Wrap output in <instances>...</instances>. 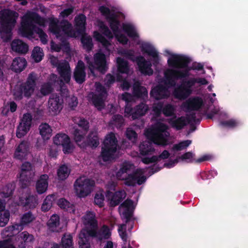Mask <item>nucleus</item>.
<instances>
[{"label":"nucleus","instance_id":"32","mask_svg":"<svg viewBox=\"0 0 248 248\" xmlns=\"http://www.w3.org/2000/svg\"><path fill=\"white\" fill-rule=\"evenodd\" d=\"M39 133L44 140H48L52 136V130L47 123H42L39 126Z\"/></svg>","mask_w":248,"mask_h":248},{"label":"nucleus","instance_id":"19","mask_svg":"<svg viewBox=\"0 0 248 248\" xmlns=\"http://www.w3.org/2000/svg\"><path fill=\"white\" fill-rule=\"evenodd\" d=\"M137 64L139 71L144 75L151 76L153 74V70L152 69V63L150 61H146L142 56H139L137 58Z\"/></svg>","mask_w":248,"mask_h":248},{"label":"nucleus","instance_id":"60","mask_svg":"<svg viewBox=\"0 0 248 248\" xmlns=\"http://www.w3.org/2000/svg\"><path fill=\"white\" fill-rule=\"evenodd\" d=\"M220 124L224 127L234 128L238 126L239 122L234 119H230L227 121H221Z\"/></svg>","mask_w":248,"mask_h":248},{"label":"nucleus","instance_id":"15","mask_svg":"<svg viewBox=\"0 0 248 248\" xmlns=\"http://www.w3.org/2000/svg\"><path fill=\"white\" fill-rule=\"evenodd\" d=\"M16 23L15 18L7 15L0 20V32L5 33L10 39L12 35V31Z\"/></svg>","mask_w":248,"mask_h":248},{"label":"nucleus","instance_id":"27","mask_svg":"<svg viewBox=\"0 0 248 248\" xmlns=\"http://www.w3.org/2000/svg\"><path fill=\"white\" fill-rule=\"evenodd\" d=\"M12 50L19 54H26L29 50V46L27 44L20 39H15L11 43Z\"/></svg>","mask_w":248,"mask_h":248},{"label":"nucleus","instance_id":"36","mask_svg":"<svg viewBox=\"0 0 248 248\" xmlns=\"http://www.w3.org/2000/svg\"><path fill=\"white\" fill-rule=\"evenodd\" d=\"M58 205L62 209H63L69 213H75V206L69 202L64 198L60 199L57 202Z\"/></svg>","mask_w":248,"mask_h":248},{"label":"nucleus","instance_id":"49","mask_svg":"<svg viewBox=\"0 0 248 248\" xmlns=\"http://www.w3.org/2000/svg\"><path fill=\"white\" fill-rule=\"evenodd\" d=\"M14 190L15 188L13 185L8 184L3 187L1 192V196L5 198H9L12 196Z\"/></svg>","mask_w":248,"mask_h":248},{"label":"nucleus","instance_id":"64","mask_svg":"<svg viewBox=\"0 0 248 248\" xmlns=\"http://www.w3.org/2000/svg\"><path fill=\"white\" fill-rule=\"evenodd\" d=\"M0 248H16L13 244L11 238H8L0 240Z\"/></svg>","mask_w":248,"mask_h":248},{"label":"nucleus","instance_id":"3","mask_svg":"<svg viewBox=\"0 0 248 248\" xmlns=\"http://www.w3.org/2000/svg\"><path fill=\"white\" fill-rule=\"evenodd\" d=\"M43 19L36 13H32L29 15L24 16L21 23V28L19 29L21 34L23 37H29L33 34V31H36L38 34L41 42L46 44L47 42V36L44 31L39 28H37L32 21L37 24H41Z\"/></svg>","mask_w":248,"mask_h":248},{"label":"nucleus","instance_id":"35","mask_svg":"<svg viewBox=\"0 0 248 248\" xmlns=\"http://www.w3.org/2000/svg\"><path fill=\"white\" fill-rule=\"evenodd\" d=\"M62 248H74L73 236L70 233H64L60 244Z\"/></svg>","mask_w":248,"mask_h":248},{"label":"nucleus","instance_id":"54","mask_svg":"<svg viewBox=\"0 0 248 248\" xmlns=\"http://www.w3.org/2000/svg\"><path fill=\"white\" fill-rule=\"evenodd\" d=\"M191 143V140H186L179 142L178 144L173 145L172 150L174 151H181L187 147H188Z\"/></svg>","mask_w":248,"mask_h":248},{"label":"nucleus","instance_id":"48","mask_svg":"<svg viewBox=\"0 0 248 248\" xmlns=\"http://www.w3.org/2000/svg\"><path fill=\"white\" fill-rule=\"evenodd\" d=\"M31 127L29 126L19 123L17 126L16 131V136L18 138H21L25 136L30 130Z\"/></svg>","mask_w":248,"mask_h":248},{"label":"nucleus","instance_id":"55","mask_svg":"<svg viewBox=\"0 0 248 248\" xmlns=\"http://www.w3.org/2000/svg\"><path fill=\"white\" fill-rule=\"evenodd\" d=\"M123 180H124V184L126 186H135L136 185V173L128 174L127 177H124Z\"/></svg>","mask_w":248,"mask_h":248},{"label":"nucleus","instance_id":"16","mask_svg":"<svg viewBox=\"0 0 248 248\" xmlns=\"http://www.w3.org/2000/svg\"><path fill=\"white\" fill-rule=\"evenodd\" d=\"M62 104L63 99L59 94H51L48 101V105L49 110L53 112L54 115H56L60 112L62 108Z\"/></svg>","mask_w":248,"mask_h":248},{"label":"nucleus","instance_id":"41","mask_svg":"<svg viewBox=\"0 0 248 248\" xmlns=\"http://www.w3.org/2000/svg\"><path fill=\"white\" fill-rule=\"evenodd\" d=\"M123 28L124 32L127 34L129 37L133 39L139 37L138 33L132 25L130 24H124Z\"/></svg>","mask_w":248,"mask_h":248},{"label":"nucleus","instance_id":"25","mask_svg":"<svg viewBox=\"0 0 248 248\" xmlns=\"http://www.w3.org/2000/svg\"><path fill=\"white\" fill-rule=\"evenodd\" d=\"M48 176L47 174L41 175L36 183V191L39 194H42L46 192L48 188Z\"/></svg>","mask_w":248,"mask_h":248},{"label":"nucleus","instance_id":"17","mask_svg":"<svg viewBox=\"0 0 248 248\" xmlns=\"http://www.w3.org/2000/svg\"><path fill=\"white\" fill-rule=\"evenodd\" d=\"M126 196L125 192L123 190H119L113 193L108 191L106 197L109 201L110 206L115 207L118 205Z\"/></svg>","mask_w":248,"mask_h":248},{"label":"nucleus","instance_id":"63","mask_svg":"<svg viewBox=\"0 0 248 248\" xmlns=\"http://www.w3.org/2000/svg\"><path fill=\"white\" fill-rule=\"evenodd\" d=\"M10 213L8 211H4L3 214H0V227L5 226L9 221Z\"/></svg>","mask_w":248,"mask_h":248},{"label":"nucleus","instance_id":"1","mask_svg":"<svg viewBox=\"0 0 248 248\" xmlns=\"http://www.w3.org/2000/svg\"><path fill=\"white\" fill-rule=\"evenodd\" d=\"M191 59L185 55L173 54L168 60V64L170 67L177 69H184L177 70L168 69L164 73L166 78L165 84L171 86H174L176 80L188 77L189 72L194 70L193 65L188 66L191 62Z\"/></svg>","mask_w":248,"mask_h":248},{"label":"nucleus","instance_id":"14","mask_svg":"<svg viewBox=\"0 0 248 248\" xmlns=\"http://www.w3.org/2000/svg\"><path fill=\"white\" fill-rule=\"evenodd\" d=\"M150 94L151 98L156 100L168 98L170 94L168 88L161 84L152 88Z\"/></svg>","mask_w":248,"mask_h":248},{"label":"nucleus","instance_id":"18","mask_svg":"<svg viewBox=\"0 0 248 248\" xmlns=\"http://www.w3.org/2000/svg\"><path fill=\"white\" fill-rule=\"evenodd\" d=\"M30 142L23 140L21 141L16 147L14 153V157L20 160L25 159L30 152Z\"/></svg>","mask_w":248,"mask_h":248},{"label":"nucleus","instance_id":"11","mask_svg":"<svg viewBox=\"0 0 248 248\" xmlns=\"http://www.w3.org/2000/svg\"><path fill=\"white\" fill-rule=\"evenodd\" d=\"M149 110L148 106L144 103H141L134 108L128 105L124 108L125 116H131L132 119L136 120L146 114Z\"/></svg>","mask_w":248,"mask_h":248},{"label":"nucleus","instance_id":"45","mask_svg":"<svg viewBox=\"0 0 248 248\" xmlns=\"http://www.w3.org/2000/svg\"><path fill=\"white\" fill-rule=\"evenodd\" d=\"M69 137L64 133H58L53 138V143L55 145L62 146L63 143L68 141Z\"/></svg>","mask_w":248,"mask_h":248},{"label":"nucleus","instance_id":"2","mask_svg":"<svg viewBox=\"0 0 248 248\" xmlns=\"http://www.w3.org/2000/svg\"><path fill=\"white\" fill-rule=\"evenodd\" d=\"M168 127L165 124L158 123L151 129L145 131V135L151 142L144 141L139 146L140 154L142 155H150L155 150L152 142L158 145L167 144L168 133L167 131Z\"/></svg>","mask_w":248,"mask_h":248},{"label":"nucleus","instance_id":"44","mask_svg":"<svg viewBox=\"0 0 248 248\" xmlns=\"http://www.w3.org/2000/svg\"><path fill=\"white\" fill-rule=\"evenodd\" d=\"M87 133H84L83 131L78 128H76L74 130L73 135L74 136V139L77 145L80 147V145L82 140L84 139V137Z\"/></svg>","mask_w":248,"mask_h":248},{"label":"nucleus","instance_id":"50","mask_svg":"<svg viewBox=\"0 0 248 248\" xmlns=\"http://www.w3.org/2000/svg\"><path fill=\"white\" fill-rule=\"evenodd\" d=\"M94 38L99 42L101 43L103 46L107 48L110 45V43L102 34L97 31L93 32Z\"/></svg>","mask_w":248,"mask_h":248},{"label":"nucleus","instance_id":"9","mask_svg":"<svg viewBox=\"0 0 248 248\" xmlns=\"http://www.w3.org/2000/svg\"><path fill=\"white\" fill-rule=\"evenodd\" d=\"M196 120V113L192 112L189 115H187L186 117L181 116L177 117L174 115L172 117L168 119V122L170 126L176 130L182 129L187 124H190L191 121Z\"/></svg>","mask_w":248,"mask_h":248},{"label":"nucleus","instance_id":"57","mask_svg":"<svg viewBox=\"0 0 248 248\" xmlns=\"http://www.w3.org/2000/svg\"><path fill=\"white\" fill-rule=\"evenodd\" d=\"M34 219V217L31 211L25 213L22 216L20 222L24 225H27L32 222Z\"/></svg>","mask_w":248,"mask_h":248},{"label":"nucleus","instance_id":"34","mask_svg":"<svg viewBox=\"0 0 248 248\" xmlns=\"http://www.w3.org/2000/svg\"><path fill=\"white\" fill-rule=\"evenodd\" d=\"M108 21L109 27L114 34L120 32L119 26L120 22L118 19V16L116 14H112L109 18L107 19Z\"/></svg>","mask_w":248,"mask_h":248},{"label":"nucleus","instance_id":"24","mask_svg":"<svg viewBox=\"0 0 248 248\" xmlns=\"http://www.w3.org/2000/svg\"><path fill=\"white\" fill-rule=\"evenodd\" d=\"M194 156L195 155L192 152H188L184 154L181 156H179V158L182 161H185L186 163L195 162L197 163H200L205 161H208L210 159V156L208 155H204L197 159L194 158Z\"/></svg>","mask_w":248,"mask_h":248},{"label":"nucleus","instance_id":"61","mask_svg":"<svg viewBox=\"0 0 248 248\" xmlns=\"http://www.w3.org/2000/svg\"><path fill=\"white\" fill-rule=\"evenodd\" d=\"M32 120V116L31 114L30 113H26L23 114V117L21 119V122L20 123L27 126H29L30 127H31Z\"/></svg>","mask_w":248,"mask_h":248},{"label":"nucleus","instance_id":"12","mask_svg":"<svg viewBox=\"0 0 248 248\" xmlns=\"http://www.w3.org/2000/svg\"><path fill=\"white\" fill-rule=\"evenodd\" d=\"M58 22V20L56 19L52 18L50 20L49 29L51 32L56 35H59L61 31L65 34H69L71 30V24L68 21H65L62 22L59 26Z\"/></svg>","mask_w":248,"mask_h":248},{"label":"nucleus","instance_id":"51","mask_svg":"<svg viewBox=\"0 0 248 248\" xmlns=\"http://www.w3.org/2000/svg\"><path fill=\"white\" fill-rule=\"evenodd\" d=\"M42 51V49L39 46L34 47L31 56L35 62H39L42 61L43 57Z\"/></svg>","mask_w":248,"mask_h":248},{"label":"nucleus","instance_id":"37","mask_svg":"<svg viewBox=\"0 0 248 248\" xmlns=\"http://www.w3.org/2000/svg\"><path fill=\"white\" fill-rule=\"evenodd\" d=\"M56 196L54 194L47 195L42 204V211L46 212L49 210L52 206L53 202L56 200Z\"/></svg>","mask_w":248,"mask_h":248},{"label":"nucleus","instance_id":"58","mask_svg":"<svg viewBox=\"0 0 248 248\" xmlns=\"http://www.w3.org/2000/svg\"><path fill=\"white\" fill-rule=\"evenodd\" d=\"M126 138L134 143L137 141L138 139V134L132 128H127L125 132Z\"/></svg>","mask_w":248,"mask_h":248},{"label":"nucleus","instance_id":"53","mask_svg":"<svg viewBox=\"0 0 248 248\" xmlns=\"http://www.w3.org/2000/svg\"><path fill=\"white\" fill-rule=\"evenodd\" d=\"M61 146L62 147V150L64 154H71L73 152L74 149V146L71 142L70 138L68 141L63 143V145Z\"/></svg>","mask_w":248,"mask_h":248},{"label":"nucleus","instance_id":"8","mask_svg":"<svg viewBox=\"0 0 248 248\" xmlns=\"http://www.w3.org/2000/svg\"><path fill=\"white\" fill-rule=\"evenodd\" d=\"M94 186L93 180L84 177L78 178L74 183L75 191L80 198H84L90 195Z\"/></svg>","mask_w":248,"mask_h":248},{"label":"nucleus","instance_id":"28","mask_svg":"<svg viewBox=\"0 0 248 248\" xmlns=\"http://www.w3.org/2000/svg\"><path fill=\"white\" fill-rule=\"evenodd\" d=\"M27 65L26 60L24 58L16 57L12 63L11 68L16 73H20L23 71Z\"/></svg>","mask_w":248,"mask_h":248},{"label":"nucleus","instance_id":"42","mask_svg":"<svg viewBox=\"0 0 248 248\" xmlns=\"http://www.w3.org/2000/svg\"><path fill=\"white\" fill-rule=\"evenodd\" d=\"M131 164L128 163H124L120 168V170L117 172L116 176L118 180H123L124 177L123 175L131 169Z\"/></svg>","mask_w":248,"mask_h":248},{"label":"nucleus","instance_id":"62","mask_svg":"<svg viewBox=\"0 0 248 248\" xmlns=\"http://www.w3.org/2000/svg\"><path fill=\"white\" fill-rule=\"evenodd\" d=\"M96 93L98 95H101L102 96L106 97L108 95L107 91L106 88L99 82L95 83Z\"/></svg>","mask_w":248,"mask_h":248},{"label":"nucleus","instance_id":"29","mask_svg":"<svg viewBox=\"0 0 248 248\" xmlns=\"http://www.w3.org/2000/svg\"><path fill=\"white\" fill-rule=\"evenodd\" d=\"M141 49L142 52L153 57L154 64H157L158 63L159 56L158 52L152 46L147 43L143 44L141 46Z\"/></svg>","mask_w":248,"mask_h":248},{"label":"nucleus","instance_id":"47","mask_svg":"<svg viewBox=\"0 0 248 248\" xmlns=\"http://www.w3.org/2000/svg\"><path fill=\"white\" fill-rule=\"evenodd\" d=\"M32 165L29 162H25L23 163L21 168V173L20 176H28V175H31V171L32 170Z\"/></svg>","mask_w":248,"mask_h":248},{"label":"nucleus","instance_id":"26","mask_svg":"<svg viewBox=\"0 0 248 248\" xmlns=\"http://www.w3.org/2000/svg\"><path fill=\"white\" fill-rule=\"evenodd\" d=\"M19 202L20 204L26 209H33L38 204L37 196L29 195L26 198L21 197Z\"/></svg>","mask_w":248,"mask_h":248},{"label":"nucleus","instance_id":"23","mask_svg":"<svg viewBox=\"0 0 248 248\" xmlns=\"http://www.w3.org/2000/svg\"><path fill=\"white\" fill-rule=\"evenodd\" d=\"M75 29L78 35H84L86 31V17L82 14H79L75 18Z\"/></svg>","mask_w":248,"mask_h":248},{"label":"nucleus","instance_id":"30","mask_svg":"<svg viewBox=\"0 0 248 248\" xmlns=\"http://www.w3.org/2000/svg\"><path fill=\"white\" fill-rule=\"evenodd\" d=\"M134 96L138 98L145 99L148 97V92L145 87L142 86L139 82L134 83L133 87Z\"/></svg>","mask_w":248,"mask_h":248},{"label":"nucleus","instance_id":"38","mask_svg":"<svg viewBox=\"0 0 248 248\" xmlns=\"http://www.w3.org/2000/svg\"><path fill=\"white\" fill-rule=\"evenodd\" d=\"M117 64L118 71L122 74H127L129 71L128 63L127 61L123 58L118 57L117 58Z\"/></svg>","mask_w":248,"mask_h":248},{"label":"nucleus","instance_id":"46","mask_svg":"<svg viewBox=\"0 0 248 248\" xmlns=\"http://www.w3.org/2000/svg\"><path fill=\"white\" fill-rule=\"evenodd\" d=\"M82 37L81 42L83 45V47L87 51H91L93 47L92 39L90 36H86L85 34L80 35Z\"/></svg>","mask_w":248,"mask_h":248},{"label":"nucleus","instance_id":"43","mask_svg":"<svg viewBox=\"0 0 248 248\" xmlns=\"http://www.w3.org/2000/svg\"><path fill=\"white\" fill-rule=\"evenodd\" d=\"M19 236L21 240V247L25 248V245L27 243L32 242L34 240L33 236L27 231L22 232Z\"/></svg>","mask_w":248,"mask_h":248},{"label":"nucleus","instance_id":"5","mask_svg":"<svg viewBox=\"0 0 248 248\" xmlns=\"http://www.w3.org/2000/svg\"><path fill=\"white\" fill-rule=\"evenodd\" d=\"M37 77L33 72L30 73L25 82L21 83L14 91V95L16 99L21 100L23 96L27 98L33 93L36 85Z\"/></svg>","mask_w":248,"mask_h":248},{"label":"nucleus","instance_id":"22","mask_svg":"<svg viewBox=\"0 0 248 248\" xmlns=\"http://www.w3.org/2000/svg\"><path fill=\"white\" fill-rule=\"evenodd\" d=\"M73 78L76 82L78 84H82L85 81V65L82 61L78 62L74 72Z\"/></svg>","mask_w":248,"mask_h":248},{"label":"nucleus","instance_id":"39","mask_svg":"<svg viewBox=\"0 0 248 248\" xmlns=\"http://www.w3.org/2000/svg\"><path fill=\"white\" fill-rule=\"evenodd\" d=\"M60 224V217L57 215H53L48 220L47 225L52 232H58L57 227Z\"/></svg>","mask_w":248,"mask_h":248},{"label":"nucleus","instance_id":"4","mask_svg":"<svg viewBox=\"0 0 248 248\" xmlns=\"http://www.w3.org/2000/svg\"><path fill=\"white\" fill-rule=\"evenodd\" d=\"M111 235L109 227L103 225L99 229L98 227L93 229L83 231L81 233L82 238L78 240L79 248H91V238H95L97 242H102L103 240L108 239Z\"/></svg>","mask_w":248,"mask_h":248},{"label":"nucleus","instance_id":"21","mask_svg":"<svg viewBox=\"0 0 248 248\" xmlns=\"http://www.w3.org/2000/svg\"><path fill=\"white\" fill-rule=\"evenodd\" d=\"M99 144V138L97 133L91 131L88 135L86 141H83L80 145V148L86 149L87 147L92 148H96Z\"/></svg>","mask_w":248,"mask_h":248},{"label":"nucleus","instance_id":"10","mask_svg":"<svg viewBox=\"0 0 248 248\" xmlns=\"http://www.w3.org/2000/svg\"><path fill=\"white\" fill-rule=\"evenodd\" d=\"M189 82V80H183L180 84L174 88L173 94L175 98L185 100L192 93V87Z\"/></svg>","mask_w":248,"mask_h":248},{"label":"nucleus","instance_id":"40","mask_svg":"<svg viewBox=\"0 0 248 248\" xmlns=\"http://www.w3.org/2000/svg\"><path fill=\"white\" fill-rule=\"evenodd\" d=\"M70 170L66 165H61L57 170L58 178L60 180H65L69 176Z\"/></svg>","mask_w":248,"mask_h":248},{"label":"nucleus","instance_id":"59","mask_svg":"<svg viewBox=\"0 0 248 248\" xmlns=\"http://www.w3.org/2000/svg\"><path fill=\"white\" fill-rule=\"evenodd\" d=\"M174 108L171 104H168L163 106V114L166 117L173 116L174 115Z\"/></svg>","mask_w":248,"mask_h":248},{"label":"nucleus","instance_id":"20","mask_svg":"<svg viewBox=\"0 0 248 248\" xmlns=\"http://www.w3.org/2000/svg\"><path fill=\"white\" fill-rule=\"evenodd\" d=\"M203 105V100L199 96L189 98L184 104L187 111L199 110Z\"/></svg>","mask_w":248,"mask_h":248},{"label":"nucleus","instance_id":"52","mask_svg":"<svg viewBox=\"0 0 248 248\" xmlns=\"http://www.w3.org/2000/svg\"><path fill=\"white\" fill-rule=\"evenodd\" d=\"M124 124L123 117L120 114H116L112 117L111 124L114 125L117 128H120Z\"/></svg>","mask_w":248,"mask_h":248},{"label":"nucleus","instance_id":"13","mask_svg":"<svg viewBox=\"0 0 248 248\" xmlns=\"http://www.w3.org/2000/svg\"><path fill=\"white\" fill-rule=\"evenodd\" d=\"M83 224L86 226L85 228L82 229L78 234V240H80L82 238L81 233L83 231H87L90 229H95L97 227L98 222L95 219V215L94 213L91 211H88L83 217Z\"/></svg>","mask_w":248,"mask_h":248},{"label":"nucleus","instance_id":"6","mask_svg":"<svg viewBox=\"0 0 248 248\" xmlns=\"http://www.w3.org/2000/svg\"><path fill=\"white\" fill-rule=\"evenodd\" d=\"M103 145L101 155L103 160L106 162L113 159L118 147V140L114 133L110 132L106 136Z\"/></svg>","mask_w":248,"mask_h":248},{"label":"nucleus","instance_id":"33","mask_svg":"<svg viewBox=\"0 0 248 248\" xmlns=\"http://www.w3.org/2000/svg\"><path fill=\"white\" fill-rule=\"evenodd\" d=\"M106 97L93 93L92 95L91 101L94 106L98 110H101L105 107V100Z\"/></svg>","mask_w":248,"mask_h":248},{"label":"nucleus","instance_id":"56","mask_svg":"<svg viewBox=\"0 0 248 248\" xmlns=\"http://www.w3.org/2000/svg\"><path fill=\"white\" fill-rule=\"evenodd\" d=\"M53 91L52 84L50 82H47L43 84L40 89V92L41 94L44 96L48 95L50 93Z\"/></svg>","mask_w":248,"mask_h":248},{"label":"nucleus","instance_id":"31","mask_svg":"<svg viewBox=\"0 0 248 248\" xmlns=\"http://www.w3.org/2000/svg\"><path fill=\"white\" fill-rule=\"evenodd\" d=\"M60 77L66 83L71 79V71L68 64H59L57 67Z\"/></svg>","mask_w":248,"mask_h":248},{"label":"nucleus","instance_id":"7","mask_svg":"<svg viewBox=\"0 0 248 248\" xmlns=\"http://www.w3.org/2000/svg\"><path fill=\"white\" fill-rule=\"evenodd\" d=\"M86 60L90 73L94 77H96L95 74V70L104 74L107 71L108 68L106 60V56L101 51H99L94 54L93 61H92L87 58Z\"/></svg>","mask_w":248,"mask_h":248}]
</instances>
